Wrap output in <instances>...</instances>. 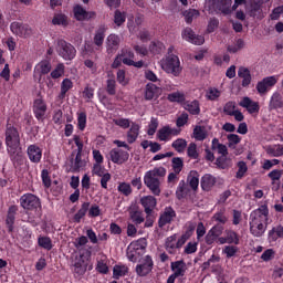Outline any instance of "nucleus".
<instances>
[{"label":"nucleus","instance_id":"6e6d98bb","mask_svg":"<svg viewBox=\"0 0 283 283\" xmlns=\"http://www.w3.org/2000/svg\"><path fill=\"white\" fill-rule=\"evenodd\" d=\"M65 74V64L60 63L55 66V69L51 72V78H61Z\"/></svg>","mask_w":283,"mask_h":283},{"label":"nucleus","instance_id":"f257e3e1","mask_svg":"<svg viewBox=\"0 0 283 283\" xmlns=\"http://www.w3.org/2000/svg\"><path fill=\"white\" fill-rule=\"evenodd\" d=\"M167 176V169L165 167H156L153 170H148L144 175V185L149 189L150 193L155 196H160V185L163 182V178Z\"/></svg>","mask_w":283,"mask_h":283},{"label":"nucleus","instance_id":"f8f14e48","mask_svg":"<svg viewBox=\"0 0 283 283\" xmlns=\"http://www.w3.org/2000/svg\"><path fill=\"white\" fill-rule=\"evenodd\" d=\"M109 159L112 163H114V165H124V163L129 160V153L120 148H113L109 151Z\"/></svg>","mask_w":283,"mask_h":283},{"label":"nucleus","instance_id":"680f3d73","mask_svg":"<svg viewBox=\"0 0 283 283\" xmlns=\"http://www.w3.org/2000/svg\"><path fill=\"white\" fill-rule=\"evenodd\" d=\"M268 154L273 158H280L283 156V147L281 145L268 148Z\"/></svg>","mask_w":283,"mask_h":283},{"label":"nucleus","instance_id":"3c124183","mask_svg":"<svg viewBox=\"0 0 283 283\" xmlns=\"http://www.w3.org/2000/svg\"><path fill=\"white\" fill-rule=\"evenodd\" d=\"M117 83L123 87L129 85V78L127 77V73L125 70L119 69L116 73Z\"/></svg>","mask_w":283,"mask_h":283},{"label":"nucleus","instance_id":"aec40b11","mask_svg":"<svg viewBox=\"0 0 283 283\" xmlns=\"http://www.w3.org/2000/svg\"><path fill=\"white\" fill-rule=\"evenodd\" d=\"M161 92L163 90H160L156 84L148 83L145 87L144 98L145 101H154V98H158V96H160Z\"/></svg>","mask_w":283,"mask_h":283},{"label":"nucleus","instance_id":"7ed1b4c3","mask_svg":"<svg viewBox=\"0 0 283 283\" xmlns=\"http://www.w3.org/2000/svg\"><path fill=\"white\" fill-rule=\"evenodd\" d=\"M20 207L24 211H38L41 210V198L32 192L22 195L19 199Z\"/></svg>","mask_w":283,"mask_h":283},{"label":"nucleus","instance_id":"774afa93","mask_svg":"<svg viewBox=\"0 0 283 283\" xmlns=\"http://www.w3.org/2000/svg\"><path fill=\"white\" fill-rule=\"evenodd\" d=\"M206 97L208 101H218V98H220V92L218 88H209Z\"/></svg>","mask_w":283,"mask_h":283},{"label":"nucleus","instance_id":"864d4df0","mask_svg":"<svg viewBox=\"0 0 283 283\" xmlns=\"http://www.w3.org/2000/svg\"><path fill=\"white\" fill-rule=\"evenodd\" d=\"M226 238L228 240V244H234L238 247L240 244V235L233 230L227 232Z\"/></svg>","mask_w":283,"mask_h":283},{"label":"nucleus","instance_id":"9d476101","mask_svg":"<svg viewBox=\"0 0 283 283\" xmlns=\"http://www.w3.org/2000/svg\"><path fill=\"white\" fill-rule=\"evenodd\" d=\"M250 221L269 224V206L264 203L260 208L253 210L250 213Z\"/></svg>","mask_w":283,"mask_h":283},{"label":"nucleus","instance_id":"c85d7f7f","mask_svg":"<svg viewBox=\"0 0 283 283\" xmlns=\"http://www.w3.org/2000/svg\"><path fill=\"white\" fill-rule=\"evenodd\" d=\"M187 182L189 187L192 189V191H197L200 185V175L198 174V171L196 170L190 171L187 177Z\"/></svg>","mask_w":283,"mask_h":283},{"label":"nucleus","instance_id":"412c9836","mask_svg":"<svg viewBox=\"0 0 283 283\" xmlns=\"http://www.w3.org/2000/svg\"><path fill=\"white\" fill-rule=\"evenodd\" d=\"M120 45V38L117 34H109L106 39V52L107 54H114Z\"/></svg>","mask_w":283,"mask_h":283},{"label":"nucleus","instance_id":"4c0bfd02","mask_svg":"<svg viewBox=\"0 0 283 283\" xmlns=\"http://www.w3.org/2000/svg\"><path fill=\"white\" fill-rule=\"evenodd\" d=\"M186 109L192 116H198L200 114V102L197 99H193L192 102H187Z\"/></svg>","mask_w":283,"mask_h":283},{"label":"nucleus","instance_id":"2f4dec72","mask_svg":"<svg viewBox=\"0 0 283 283\" xmlns=\"http://www.w3.org/2000/svg\"><path fill=\"white\" fill-rule=\"evenodd\" d=\"M157 138L161 143H167V142L171 140V126L167 125V126L161 127L157 132Z\"/></svg>","mask_w":283,"mask_h":283},{"label":"nucleus","instance_id":"bf43d9fd","mask_svg":"<svg viewBox=\"0 0 283 283\" xmlns=\"http://www.w3.org/2000/svg\"><path fill=\"white\" fill-rule=\"evenodd\" d=\"M106 93L108 96H116V80L109 78L106 81Z\"/></svg>","mask_w":283,"mask_h":283},{"label":"nucleus","instance_id":"13d9d810","mask_svg":"<svg viewBox=\"0 0 283 283\" xmlns=\"http://www.w3.org/2000/svg\"><path fill=\"white\" fill-rule=\"evenodd\" d=\"M171 163L175 174H180V171H182V168L185 167V161L182 160V158L174 157Z\"/></svg>","mask_w":283,"mask_h":283},{"label":"nucleus","instance_id":"bb28decb","mask_svg":"<svg viewBox=\"0 0 283 283\" xmlns=\"http://www.w3.org/2000/svg\"><path fill=\"white\" fill-rule=\"evenodd\" d=\"M213 6L222 14H231V0H213Z\"/></svg>","mask_w":283,"mask_h":283},{"label":"nucleus","instance_id":"49530a36","mask_svg":"<svg viewBox=\"0 0 283 283\" xmlns=\"http://www.w3.org/2000/svg\"><path fill=\"white\" fill-rule=\"evenodd\" d=\"M192 134H193V138L199 142L206 140V138H207V129L205 128V126L197 125L193 128Z\"/></svg>","mask_w":283,"mask_h":283},{"label":"nucleus","instance_id":"f03ea898","mask_svg":"<svg viewBox=\"0 0 283 283\" xmlns=\"http://www.w3.org/2000/svg\"><path fill=\"white\" fill-rule=\"evenodd\" d=\"M6 145L10 151H17L21 146V136L19 135V129L14 127L12 124H7L6 128Z\"/></svg>","mask_w":283,"mask_h":283},{"label":"nucleus","instance_id":"6e6552de","mask_svg":"<svg viewBox=\"0 0 283 283\" xmlns=\"http://www.w3.org/2000/svg\"><path fill=\"white\" fill-rule=\"evenodd\" d=\"M10 30L12 34H14L15 36H20V39H28L32 36V28L23 22H12L10 24Z\"/></svg>","mask_w":283,"mask_h":283},{"label":"nucleus","instance_id":"423d86ee","mask_svg":"<svg viewBox=\"0 0 283 283\" xmlns=\"http://www.w3.org/2000/svg\"><path fill=\"white\" fill-rule=\"evenodd\" d=\"M57 54L64 59V61H72L76 56V48L65 40L57 41Z\"/></svg>","mask_w":283,"mask_h":283},{"label":"nucleus","instance_id":"4be33fe9","mask_svg":"<svg viewBox=\"0 0 283 283\" xmlns=\"http://www.w3.org/2000/svg\"><path fill=\"white\" fill-rule=\"evenodd\" d=\"M239 105L247 109L249 114H258L260 112V104L253 102L250 97H243L242 101L239 102Z\"/></svg>","mask_w":283,"mask_h":283},{"label":"nucleus","instance_id":"c756f323","mask_svg":"<svg viewBox=\"0 0 283 283\" xmlns=\"http://www.w3.org/2000/svg\"><path fill=\"white\" fill-rule=\"evenodd\" d=\"M216 186V177H213L210 174H206L202 178H201V188L203 189V191H211V188H213Z\"/></svg>","mask_w":283,"mask_h":283},{"label":"nucleus","instance_id":"a19ab883","mask_svg":"<svg viewBox=\"0 0 283 283\" xmlns=\"http://www.w3.org/2000/svg\"><path fill=\"white\" fill-rule=\"evenodd\" d=\"M87 211H90V202H83L80 210L73 217L74 222H81V219L87 216Z\"/></svg>","mask_w":283,"mask_h":283},{"label":"nucleus","instance_id":"de8ad7c7","mask_svg":"<svg viewBox=\"0 0 283 283\" xmlns=\"http://www.w3.org/2000/svg\"><path fill=\"white\" fill-rule=\"evenodd\" d=\"M38 244L41 247V249H45L46 251H52V248L54 247L50 237L42 235L38 238Z\"/></svg>","mask_w":283,"mask_h":283},{"label":"nucleus","instance_id":"e2e57ef3","mask_svg":"<svg viewBox=\"0 0 283 283\" xmlns=\"http://www.w3.org/2000/svg\"><path fill=\"white\" fill-rule=\"evenodd\" d=\"M187 154L189 158H192L193 160L198 159V145H196V143H190L187 149Z\"/></svg>","mask_w":283,"mask_h":283},{"label":"nucleus","instance_id":"9b49d317","mask_svg":"<svg viewBox=\"0 0 283 283\" xmlns=\"http://www.w3.org/2000/svg\"><path fill=\"white\" fill-rule=\"evenodd\" d=\"M27 156L30 163L39 165V163H41V159L43 158V149L36 144H31L27 148Z\"/></svg>","mask_w":283,"mask_h":283},{"label":"nucleus","instance_id":"37998d69","mask_svg":"<svg viewBox=\"0 0 283 283\" xmlns=\"http://www.w3.org/2000/svg\"><path fill=\"white\" fill-rule=\"evenodd\" d=\"M127 21V13L125 11L115 10L114 12V23L117 28H120Z\"/></svg>","mask_w":283,"mask_h":283},{"label":"nucleus","instance_id":"a878e982","mask_svg":"<svg viewBox=\"0 0 283 283\" xmlns=\"http://www.w3.org/2000/svg\"><path fill=\"white\" fill-rule=\"evenodd\" d=\"M139 134H140V125L133 123L126 135L128 145H134V142L138 140Z\"/></svg>","mask_w":283,"mask_h":283},{"label":"nucleus","instance_id":"72a5a7b5","mask_svg":"<svg viewBox=\"0 0 283 283\" xmlns=\"http://www.w3.org/2000/svg\"><path fill=\"white\" fill-rule=\"evenodd\" d=\"M53 25H62V28H67L70 25V19L65 13H55L52 19Z\"/></svg>","mask_w":283,"mask_h":283},{"label":"nucleus","instance_id":"a211bd4d","mask_svg":"<svg viewBox=\"0 0 283 283\" xmlns=\"http://www.w3.org/2000/svg\"><path fill=\"white\" fill-rule=\"evenodd\" d=\"M50 72H52V64L44 60L35 65L33 76L38 78V81H41L42 76L50 74Z\"/></svg>","mask_w":283,"mask_h":283},{"label":"nucleus","instance_id":"4d7b16f0","mask_svg":"<svg viewBox=\"0 0 283 283\" xmlns=\"http://www.w3.org/2000/svg\"><path fill=\"white\" fill-rule=\"evenodd\" d=\"M117 191L122 193V196H132V185H129L128 182H120L117 187Z\"/></svg>","mask_w":283,"mask_h":283},{"label":"nucleus","instance_id":"79ce46f5","mask_svg":"<svg viewBox=\"0 0 283 283\" xmlns=\"http://www.w3.org/2000/svg\"><path fill=\"white\" fill-rule=\"evenodd\" d=\"M270 107H272V109H282L283 98L280 93H274L272 95L271 101H270Z\"/></svg>","mask_w":283,"mask_h":283},{"label":"nucleus","instance_id":"a18cd8bd","mask_svg":"<svg viewBox=\"0 0 283 283\" xmlns=\"http://www.w3.org/2000/svg\"><path fill=\"white\" fill-rule=\"evenodd\" d=\"M176 244H177V242H176V234L168 237L166 239V243H165L166 251H168V253L174 255V253H176V249H177Z\"/></svg>","mask_w":283,"mask_h":283},{"label":"nucleus","instance_id":"338daca9","mask_svg":"<svg viewBox=\"0 0 283 283\" xmlns=\"http://www.w3.org/2000/svg\"><path fill=\"white\" fill-rule=\"evenodd\" d=\"M239 249L235 245H226L222 253L229 259L234 258L235 253H238Z\"/></svg>","mask_w":283,"mask_h":283},{"label":"nucleus","instance_id":"5fc2aeb1","mask_svg":"<svg viewBox=\"0 0 283 283\" xmlns=\"http://www.w3.org/2000/svg\"><path fill=\"white\" fill-rule=\"evenodd\" d=\"M227 138H228V147H230L231 149H235V145H240V143L242 142V138L240 137V135H237V134H229Z\"/></svg>","mask_w":283,"mask_h":283},{"label":"nucleus","instance_id":"58836bf2","mask_svg":"<svg viewBox=\"0 0 283 283\" xmlns=\"http://www.w3.org/2000/svg\"><path fill=\"white\" fill-rule=\"evenodd\" d=\"M249 14L253 17V19H262V4H260V2H252Z\"/></svg>","mask_w":283,"mask_h":283},{"label":"nucleus","instance_id":"69168bd1","mask_svg":"<svg viewBox=\"0 0 283 283\" xmlns=\"http://www.w3.org/2000/svg\"><path fill=\"white\" fill-rule=\"evenodd\" d=\"M149 50L151 54H160V52L165 50V44H163L161 42H151L149 45Z\"/></svg>","mask_w":283,"mask_h":283},{"label":"nucleus","instance_id":"ddd939ff","mask_svg":"<svg viewBox=\"0 0 283 283\" xmlns=\"http://www.w3.org/2000/svg\"><path fill=\"white\" fill-rule=\"evenodd\" d=\"M181 36L185 41H188V43H192L193 45H202L205 43V36L197 35L191 28H186L182 31Z\"/></svg>","mask_w":283,"mask_h":283},{"label":"nucleus","instance_id":"1a4fd4ad","mask_svg":"<svg viewBox=\"0 0 283 283\" xmlns=\"http://www.w3.org/2000/svg\"><path fill=\"white\" fill-rule=\"evenodd\" d=\"M151 271H154V259L147 254L142 260V263L136 265V273L139 277H147Z\"/></svg>","mask_w":283,"mask_h":283},{"label":"nucleus","instance_id":"ea45409f","mask_svg":"<svg viewBox=\"0 0 283 283\" xmlns=\"http://www.w3.org/2000/svg\"><path fill=\"white\" fill-rule=\"evenodd\" d=\"M82 167H85V161H83V153H76L75 159L72 164V171L76 174L81 171Z\"/></svg>","mask_w":283,"mask_h":283},{"label":"nucleus","instance_id":"09e8293b","mask_svg":"<svg viewBox=\"0 0 283 283\" xmlns=\"http://www.w3.org/2000/svg\"><path fill=\"white\" fill-rule=\"evenodd\" d=\"M74 87V83L70 78H64L61 84V93L60 98H65V94H67L69 90Z\"/></svg>","mask_w":283,"mask_h":283},{"label":"nucleus","instance_id":"20e7f679","mask_svg":"<svg viewBox=\"0 0 283 283\" xmlns=\"http://www.w3.org/2000/svg\"><path fill=\"white\" fill-rule=\"evenodd\" d=\"M161 67L167 74H172V76H180L182 73V66H180V57L176 54L166 56Z\"/></svg>","mask_w":283,"mask_h":283},{"label":"nucleus","instance_id":"f3484780","mask_svg":"<svg viewBox=\"0 0 283 283\" xmlns=\"http://www.w3.org/2000/svg\"><path fill=\"white\" fill-rule=\"evenodd\" d=\"M140 205L144 208L146 216H151L158 205V200H156V197L154 196H144L140 198Z\"/></svg>","mask_w":283,"mask_h":283},{"label":"nucleus","instance_id":"cd10ccee","mask_svg":"<svg viewBox=\"0 0 283 283\" xmlns=\"http://www.w3.org/2000/svg\"><path fill=\"white\" fill-rule=\"evenodd\" d=\"M238 76L242 78V87H249V85H251V71L248 67H239Z\"/></svg>","mask_w":283,"mask_h":283},{"label":"nucleus","instance_id":"393cba45","mask_svg":"<svg viewBox=\"0 0 283 283\" xmlns=\"http://www.w3.org/2000/svg\"><path fill=\"white\" fill-rule=\"evenodd\" d=\"M170 269L177 277H185V273H187V264L184 260L171 262Z\"/></svg>","mask_w":283,"mask_h":283},{"label":"nucleus","instance_id":"603ef678","mask_svg":"<svg viewBox=\"0 0 283 283\" xmlns=\"http://www.w3.org/2000/svg\"><path fill=\"white\" fill-rule=\"evenodd\" d=\"M167 99L170 103H185L186 97H185V93L175 92V93L168 94Z\"/></svg>","mask_w":283,"mask_h":283},{"label":"nucleus","instance_id":"0e129e2a","mask_svg":"<svg viewBox=\"0 0 283 283\" xmlns=\"http://www.w3.org/2000/svg\"><path fill=\"white\" fill-rule=\"evenodd\" d=\"M282 175H283V170L274 169L268 174V178L272 180V185H275V182H277V180L282 178Z\"/></svg>","mask_w":283,"mask_h":283},{"label":"nucleus","instance_id":"7c9ffc66","mask_svg":"<svg viewBox=\"0 0 283 283\" xmlns=\"http://www.w3.org/2000/svg\"><path fill=\"white\" fill-rule=\"evenodd\" d=\"M129 218L133 222V224H136V227H138V224H143V222H145V217L143 216V211L133 208L132 210H129Z\"/></svg>","mask_w":283,"mask_h":283},{"label":"nucleus","instance_id":"5701e85b","mask_svg":"<svg viewBox=\"0 0 283 283\" xmlns=\"http://www.w3.org/2000/svg\"><path fill=\"white\" fill-rule=\"evenodd\" d=\"M277 83L275 76H268L256 84V91L259 94H265L269 87H273Z\"/></svg>","mask_w":283,"mask_h":283},{"label":"nucleus","instance_id":"2eb2a0df","mask_svg":"<svg viewBox=\"0 0 283 283\" xmlns=\"http://www.w3.org/2000/svg\"><path fill=\"white\" fill-rule=\"evenodd\" d=\"M174 218H176V210H174L171 206L166 207L158 220L159 228L163 229V227H167V224H171V222H174Z\"/></svg>","mask_w":283,"mask_h":283},{"label":"nucleus","instance_id":"052dcab7","mask_svg":"<svg viewBox=\"0 0 283 283\" xmlns=\"http://www.w3.org/2000/svg\"><path fill=\"white\" fill-rule=\"evenodd\" d=\"M238 111L235 109V102L230 101L223 106V114L227 116H233Z\"/></svg>","mask_w":283,"mask_h":283},{"label":"nucleus","instance_id":"4468645a","mask_svg":"<svg viewBox=\"0 0 283 283\" xmlns=\"http://www.w3.org/2000/svg\"><path fill=\"white\" fill-rule=\"evenodd\" d=\"M18 212H19V206L13 205L9 207L7 212V218H6V227L8 229V233L14 232V222L17 221Z\"/></svg>","mask_w":283,"mask_h":283},{"label":"nucleus","instance_id":"c03bdc74","mask_svg":"<svg viewBox=\"0 0 283 283\" xmlns=\"http://www.w3.org/2000/svg\"><path fill=\"white\" fill-rule=\"evenodd\" d=\"M171 147L178 154H184V151L187 149V140L184 138H177L172 142Z\"/></svg>","mask_w":283,"mask_h":283},{"label":"nucleus","instance_id":"dca6fc26","mask_svg":"<svg viewBox=\"0 0 283 283\" xmlns=\"http://www.w3.org/2000/svg\"><path fill=\"white\" fill-rule=\"evenodd\" d=\"M73 14L76 21H90V19H94V17H96V12L87 11L81 7V4L73 8Z\"/></svg>","mask_w":283,"mask_h":283},{"label":"nucleus","instance_id":"8fccbe9b","mask_svg":"<svg viewBox=\"0 0 283 283\" xmlns=\"http://www.w3.org/2000/svg\"><path fill=\"white\" fill-rule=\"evenodd\" d=\"M85 127H87V113L80 112L77 113V129L85 132Z\"/></svg>","mask_w":283,"mask_h":283},{"label":"nucleus","instance_id":"b1692460","mask_svg":"<svg viewBox=\"0 0 283 283\" xmlns=\"http://www.w3.org/2000/svg\"><path fill=\"white\" fill-rule=\"evenodd\" d=\"M107 32V27L104 24L99 25L98 29L95 31L93 43L96 45L97 50L103 48V43H105V33Z\"/></svg>","mask_w":283,"mask_h":283},{"label":"nucleus","instance_id":"f704fd0d","mask_svg":"<svg viewBox=\"0 0 283 283\" xmlns=\"http://www.w3.org/2000/svg\"><path fill=\"white\" fill-rule=\"evenodd\" d=\"M211 149L213 151L217 149L221 156H229V148H227V145L221 144L218 138L212 139Z\"/></svg>","mask_w":283,"mask_h":283},{"label":"nucleus","instance_id":"e433bc0d","mask_svg":"<svg viewBox=\"0 0 283 283\" xmlns=\"http://www.w3.org/2000/svg\"><path fill=\"white\" fill-rule=\"evenodd\" d=\"M129 273V268L126 265H115L113 268V277L114 280H120V277H125Z\"/></svg>","mask_w":283,"mask_h":283},{"label":"nucleus","instance_id":"6ab92c4d","mask_svg":"<svg viewBox=\"0 0 283 283\" xmlns=\"http://www.w3.org/2000/svg\"><path fill=\"white\" fill-rule=\"evenodd\" d=\"M266 227H269V223L250 221V233H252L254 238H262L266 232Z\"/></svg>","mask_w":283,"mask_h":283},{"label":"nucleus","instance_id":"39448f33","mask_svg":"<svg viewBox=\"0 0 283 283\" xmlns=\"http://www.w3.org/2000/svg\"><path fill=\"white\" fill-rule=\"evenodd\" d=\"M145 249H147V243L145 242V239H139L132 242L126 251V255L129 262H138L140 255L145 253Z\"/></svg>","mask_w":283,"mask_h":283},{"label":"nucleus","instance_id":"473e14b6","mask_svg":"<svg viewBox=\"0 0 283 283\" xmlns=\"http://www.w3.org/2000/svg\"><path fill=\"white\" fill-rule=\"evenodd\" d=\"M188 195L189 186H187V182H185V180L179 181V185L176 190L177 200H182L184 198H187Z\"/></svg>","mask_w":283,"mask_h":283},{"label":"nucleus","instance_id":"0eeeda50","mask_svg":"<svg viewBox=\"0 0 283 283\" xmlns=\"http://www.w3.org/2000/svg\"><path fill=\"white\" fill-rule=\"evenodd\" d=\"M32 109L36 120L43 123L45 120V114H48V103H45L42 96L33 101Z\"/></svg>","mask_w":283,"mask_h":283},{"label":"nucleus","instance_id":"c9c22d12","mask_svg":"<svg viewBox=\"0 0 283 283\" xmlns=\"http://www.w3.org/2000/svg\"><path fill=\"white\" fill-rule=\"evenodd\" d=\"M270 242H276L279 238H283V227L276 226L269 231L268 234Z\"/></svg>","mask_w":283,"mask_h":283}]
</instances>
